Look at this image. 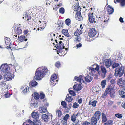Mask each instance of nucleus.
Instances as JSON below:
<instances>
[{"instance_id": "f257e3e1", "label": "nucleus", "mask_w": 125, "mask_h": 125, "mask_svg": "<svg viewBox=\"0 0 125 125\" xmlns=\"http://www.w3.org/2000/svg\"><path fill=\"white\" fill-rule=\"evenodd\" d=\"M48 71L46 67H42L38 68L35 73L34 79L36 80H41L44 77V74L47 73Z\"/></svg>"}, {"instance_id": "f03ea898", "label": "nucleus", "mask_w": 125, "mask_h": 125, "mask_svg": "<svg viewBox=\"0 0 125 125\" xmlns=\"http://www.w3.org/2000/svg\"><path fill=\"white\" fill-rule=\"evenodd\" d=\"M100 115L101 113L100 111H98L96 112L91 119V123L92 125H96L97 121L99 120Z\"/></svg>"}, {"instance_id": "7ed1b4c3", "label": "nucleus", "mask_w": 125, "mask_h": 125, "mask_svg": "<svg viewBox=\"0 0 125 125\" xmlns=\"http://www.w3.org/2000/svg\"><path fill=\"white\" fill-rule=\"evenodd\" d=\"M124 68L123 66H119L115 69V75L116 76L120 77L122 76L124 73Z\"/></svg>"}, {"instance_id": "20e7f679", "label": "nucleus", "mask_w": 125, "mask_h": 125, "mask_svg": "<svg viewBox=\"0 0 125 125\" xmlns=\"http://www.w3.org/2000/svg\"><path fill=\"white\" fill-rule=\"evenodd\" d=\"M10 68L7 64H3L0 67V72L1 74L2 72L5 73L10 72Z\"/></svg>"}, {"instance_id": "39448f33", "label": "nucleus", "mask_w": 125, "mask_h": 125, "mask_svg": "<svg viewBox=\"0 0 125 125\" xmlns=\"http://www.w3.org/2000/svg\"><path fill=\"white\" fill-rule=\"evenodd\" d=\"M13 78V75L10 72L5 73L4 76V79L6 81L11 80Z\"/></svg>"}, {"instance_id": "423d86ee", "label": "nucleus", "mask_w": 125, "mask_h": 125, "mask_svg": "<svg viewBox=\"0 0 125 125\" xmlns=\"http://www.w3.org/2000/svg\"><path fill=\"white\" fill-rule=\"evenodd\" d=\"M96 34L95 29L94 28H91L89 31L88 35L90 37H92L94 36Z\"/></svg>"}, {"instance_id": "0eeeda50", "label": "nucleus", "mask_w": 125, "mask_h": 125, "mask_svg": "<svg viewBox=\"0 0 125 125\" xmlns=\"http://www.w3.org/2000/svg\"><path fill=\"white\" fill-rule=\"evenodd\" d=\"M111 89L110 88H107L105 91L104 94H102L101 97L104 99L106 98L107 96V94L110 92Z\"/></svg>"}, {"instance_id": "6e6552de", "label": "nucleus", "mask_w": 125, "mask_h": 125, "mask_svg": "<svg viewBox=\"0 0 125 125\" xmlns=\"http://www.w3.org/2000/svg\"><path fill=\"white\" fill-rule=\"evenodd\" d=\"M94 65L96 66V67L95 68L92 67H89L90 71L92 73H94L96 71H98L99 70V66L98 65Z\"/></svg>"}, {"instance_id": "1a4fd4ad", "label": "nucleus", "mask_w": 125, "mask_h": 125, "mask_svg": "<svg viewBox=\"0 0 125 125\" xmlns=\"http://www.w3.org/2000/svg\"><path fill=\"white\" fill-rule=\"evenodd\" d=\"M93 13H90L88 15L89 18L88 20L91 23H93L94 22H95V20L93 16Z\"/></svg>"}, {"instance_id": "9d476101", "label": "nucleus", "mask_w": 125, "mask_h": 125, "mask_svg": "<svg viewBox=\"0 0 125 125\" xmlns=\"http://www.w3.org/2000/svg\"><path fill=\"white\" fill-rule=\"evenodd\" d=\"M81 11H79L76 13L75 18L77 20L79 21H81L83 20V18L81 15Z\"/></svg>"}, {"instance_id": "9b49d317", "label": "nucleus", "mask_w": 125, "mask_h": 125, "mask_svg": "<svg viewBox=\"0 0 125 125\" xmlns=\"http://www.w3.org/2000/svg\"><path fill=\"white\" fill-rule=\"evenodd\" d=\"M29 87L28 86H23L21 88V90L22 91V92L24 94H26L27 92L29 91Z\"/></svg>"}, {"instance_id": "f8f14e48", "label": "nucleus", "mask_w": 125, "mask_h": 125, "mask_svg": "<svg viewBox=\"0 0 125 125\" xmlns=\"http://www.w3.org/2000/svg\"><path fill=\"white\" fill-rule=\"evenodd\" d=\"M56 48L58 49H62L65 48L63 43L61 41H59V43L57 45Z\"/></svg>"}, {"instance_id": "ddd939ff", "label": "nucleus", "mask_w": 125, "mask_h": 125, "mask_svg": "<svg viewBox=\"0 0 125 125\" xmlns=\"http://www.w3.org/2000/svg\"><path fill=\"white\" fill-rule=\"evenodd\" d=\"M31 115L32 118L36 120L38 119L39 117V114L37 112H33L32 113Z\"/></svg>"}, {"instance_id": "4468645a", "label": "nucleus", "mask_w": 125, "mask_h": 125, "mask_svg": "<svg viewBox=\"0 0 125 125\" xmlns=\"http://www.w3.org/2000/svg\"><path fill=\"white\" fill-rule=\"evenodd\" d=\"M39 111L40 113H44L46 112L47 109L46 107H44L43 105H41L39 108Z\"/></svg>"}, {"instance_id": "2eb2a0df", "label": "nucleus", "mask_w": 125, "mask_h": 125, "mask_svg": "<svg viewBox=\"0 0 125 125\" xmlns=\"http://www.w3.org/2000/svg\"><path fill=\"white\" fill-rule=\"evenodd\" d=\"M73 87L74 90L77 91H80L82 88V87L80 84L75 85Z\"/></svg>"}, {"instance_id": "dca6fc26", "label": "nucleus", "mask_w": 125, "mask_h": 125, "mask_svg": "<svg viewBox=\"0 0 125 125\" xmlns=\"http://www.w3.org/2000/svg\"><path fill=\"white\" fill-rule=\"evenodd\" d=\"M112 64V62L111 60H110L107 59L106 61L104 62V64L105 66L107 68H109L111 66Z\"/></svg>"}, {"instance_id": "f3484780", "label": "nucleus", "mask_w": 125, "mask_h": 125, "mask_svg": "<svg viewBox=\"0 0 125 125\" xmlns=\"http://www.w3.org/2000/svg\"><path fill=\"white\" fill-rule=\"evenodd\" d=\"M42 119L45 122H47L48 120V116L46 114H43L41 116Z\"/></svg>"}, {"instance_id": "a211bd4d", "label": "nucleus", "mask_w": 125, "mask_h": 125, "mask_svg": "<svg viewBox=\"0 0 125 125\" xmlns=\"http://www.w3.org/2000/svg\"><path fill=\"white\" fill-rule=\"evenodd\" d=\"M82 76H83L82 75L80 76L79 77L75 76L74 77V80L79 82H81L82 81L84 82V81L83 79Z\"/></svg>"}, {"instance_id": "6ab92c4d", "label": "nucleus", "mask_w": 125, "mask_h": 125, "mask_svg": "<svg viewBox=\"0 0 125 125\" xmlns=\"http://www.w3.org/2000/svg\"><path fill=\"white\" fill-rule=\"evenodd\" d=\"M101 68L102 73L103 74L102 77H104L105 76V75L107 73L106 70L104 66H101Z\"/></svg>"}, {"instance_id": "aec40b11", "label": "nucleus", "mask_w": 125, "mask_h": 125, "mask_svg": "<svg viewBox=\"0 0 125 125\" xmlns=\"http://www.w3.org/2000/svg\"><path fill=\"white\" fill-rule=\"evenodd\" d=\"M38 83L35 81H32L30 83V86L31 87H35L38 84Z\"/></svg>"}, {"instance_id": "412c9836", "label": "nucleus", "mask_w": 125, "mask_h": 125, "mask_svg": "<svg viewBox=\"0 0 125 125\" xmlns=\"http://www.w3.org/2000/svg\"><path fill=\"white\" fill-rule=\"evenodd\" d=\"M86 81L89 82H91L93 79V78L90 76L87 75L85 77Z\"/></svg>"}, {"instance_id": "4be33fe9", "label": "nucleus", "mask_w": 125, "mask_h": 125, "mask_svg": "<svg viewBox=\"0 0 125 125\" xmlns=\"http://www.w3.org/2000/svg\"><path fill=\"white\" fill-rule=\"evenodd\" d=\"M73 99V97L69 96V94H67L66 97V99L67 102H70L72 101Z\"/></svg>"}, {"instance_id": "5701e85b", "label": "nucleus", "mask_w": 125, "mask_h": 125, "mask_svg": "<svg viewBox=\"0 0 125 125\" xmlns=\"http://www.w3.org/2000/svg\"><path fill=\"white\" fill-rule=\"evenodd\" d=\"M107 10L109 13L110 14H112L114 11V9L112 8L110 6H108Z\"/></svg>"}, {"instance_id": "b1692460", "label": "nucleus", "mask_w": 125, "mask_h": 125, "mask_svg": "<svg viewBox=\"0 0 125 125\" xmlns=\"http://www.w3.org/2000/svg\"><path fill=\"white\" fill-rule=\"evenodd\" d=\"M19 40L20 42H23L24 41H26L27 40V39H26L25 36H21L20 37L18 36Z\"/></svg>"}, {"instance_id": "393cba45", "label": "nucleus", "mask_w": 125, "mask_h": 125, "mask_svg": "<svg viewBox=\"0 0 125 125\" xmlns=\"http://www.w3.org/2000/svg\"><path fill=\"white\" fill-rule=\"evenodd\" d=\"M12 65L14 66L15 70L16 71L19 70L21 68L20 66L16 63L15 62Z\"/></svg>"}, {"instance_id": "a878e982", "label": "nucleus", "mask_w": 125, "mask_h": 125, "mask_svg": "<svg viewBox=\"0 0 125 125\" xmlns=\"http://www.w3.org/2000/svg\"><path fill=\"white\" fill-rule=\"evenodd\" d=\"M39 104L40 105H41V103L40 102L38 103H33V102L32 103H31L30 104V105L32 107H34L35 108H36L37 107L38 104Z\"/></svg>"}, {"instance_id": "bb28decb", "label": "nucleus", "mask_w": 125, "mask_h": 125, "mask_svg": "<svg viewBox=\"0 0 125 125\" xmlns=\"http://www.w3.org/2000/svg\"><path fill=\"white\" fill-rule=\"evenodd\" d=\"M102 121L104 123L107 120V118L105 115L104 113L102 114Z\"/></svg>"}, {"instance_id": "cd10ccee", "label": "nucleus", "mask_w": 125, "mask_h": 125, "mask_svg": "<svg viewBox=\"0 0 125 125\" xmlns=\"http://www.w3.org/2000/svg\"><path fill=\"white\" fill-rule=\"evenodd\" d=\"M62 33L65 36H66L67 37H68L69 33L68 32V31L67 29L64 30L63 29L62 31Z\"/></svg>"}, {"instance_id": "c85d7f7f", "label": "nucleus", "mask_w": 125, "mask_h": 125, "mask_svg": "<svg viewBox=\"0 0 125 125\" xmlns=\"http://www.w3.org/2000/svg\"><path fill=\"white\" fill-rule=\"evenodd\" d=\"M119 94L121 96V97L123 98L125 97V93L122 90H120L119 91Z\"/></svg>"}, {"instance_id": "c756f323", "label": "nucleus", "mask_w": 125, "mask_h": 125, "mask_svg": "<svg viewBox=\"0 0 125 125\" xmlns=\"http://www.w3.org/2000/svg\"><path fill=\"white\" fill-rule=\"evenodd\" d=\"M117 2H120L121 6L124 7L125 5V0H116Z\"/></svg>"}, {"instance_id": "7c9ffc66", "label": "nucleus", "mask_w": 125, "mask_h": 125, "mask_svg": "<svg viewBox=\"0 0 125 125\" xmlns=\"http://www.w3.org/2000/svg\"><path fill=\"white\" fill-rule=\"evenodd\" d=\"M96 102L97 101L95 100L93 101H90L89 102V105H91L93 106L94 107L96 105Z\"/></svg>"}, {"instance_id": "2f4dec72", "label": "nucleus", "mask_w": 125, "mask_h": 125, "mask_svg": "<svg viewBox=\"0 0 125 125\" xmlns=\"http://www.w3.org/2000/svg\"><path fill=\"white\" fill-rule=\"evenodd\" d=\"M77 114H73V115L71 116V120L72 121L74 122L76 120V116Z\"/></svg>"}, {"instance_id": "473e14b6", "label": "nucleus", "mask_w": 125, "mask_h": 125, "mask_svg": "<svg viewBox=\"0 0 125 125\" xmlns=\"http://www.w3.org/2000/svg\"><path fill=\"white\" fill-rule=\"evenodd\" d=\"M106 80H103L101 81V85L102 88H104L106 85Z\"/></svg>"}, {"instance_id": "72a5a7b5", "label": "nucleus", "mask_w": 125, "mask_h": 125, "mask_svg": "<svg viewBox=\"0 0 125 125\" xmlns=\"http://www.w3.org/2000/svg\"><path fill=\"white\" fill-rule=\"evenodd\" d=\"M21 30L20 27H18L15 31V33L18 34H20L21 33Z\"/></svg>"}, {"instance_id": "f704fd0d", "label": "nucleus", "mask_w": 125, "mask_h": 125, "mask_svg": "<svg viewBox=\"0 0 125 125\" xmlns=\"http://www.w3.org/2000/svg\"><path fill=\"white\" fill-rule=\"evenodd\" d=\"M57 78L56 74L55 73L52 76L51 78V80L52 81H54Z\"/></svg>"}, {"instance_id": "c9c22d12", "label": "nucleus", "mask_w": 125, "mask_h": 125, "mask_svg": "<svg viewBox=\"0 0 125 125\" xmlns=\"http://www.w3.org/2000/svg\"><path fill=\"white\" fill-rule=\"evenodd\" d=\"M10 39L9 38L6 37L5 39V41L6 44L8 45H9L10 43Z\"/></svg>"}, {"instance_id": "e433bc0d", "label": "nucleus", "mask_w": 125, "mask_h": 125, "mask_svg": "<svg viewBox=\"0 0 125 125\" xmlns=\"http://www.w3.org/2000/svg\"><path fill=\"white\" fill-rule=\"evenodd\" d=\"M33 96L34 99L36 100H38L39 98V94L37 93H35Z\"/></svg>"}, {"instance_id": "4c0bfd02", "label": "nucleus", "mask_w": 125, "mask_h": 125, "mask_svg": "<svg viewBox=\"0 0 125 125\" xmlns=\"http://www.w3.org/2000/svg\"><path fill=\"white\" fill-rule=\"evenodd\" d=\"M113 122L112 120L108 121L106 123H105L104 125H112Z\"/></svg>"}, {"instance_id": "58836bf2", "label": "nucleus", "mask_w": 125, "mask_h": 125, "mask_svg": "<svg viewBox=\"0 0 125 125\" xmlns=\"http://www.w3.org/2000/svg\"><path fill=\"white\" fill-rule=\"evenodd\" d=\"M65 23L68 25H69L71 23L70 20L69 19H67L65 21Z\"/></svg>"}, {"instance_id": "ea45409f", "label": "nucleus", "mask_w": 125, "mask_h": 125, "mask_svg": "<svg viewBox=\"0 0 125 125\" xmlns=\"http://www.w3.org/2000/svg\"><path fill=\"white\" fill-rule=\"evenodd\" d=\"M56 114L57 115H58V117H60L61 116L62 113L60 110H57Z\"/></svg>"}, {"instance_id": "a19ab883", "label": "nucleus", "mask_w": 125, "mask_h": 125, "mask_svg": "<svg viewBox=\"0 0 125 125\" xmlns=\"http://www.w3.org/2000/svg\"><path fill=\"white\" fill-rule=\"evenodd\" d=\"M117 83L118 84H122L123 85L124 84V82L122 80V79L120 78L119 79Z\"/></svg>"}, {"instance_id": "79ce46f5", "label": "nucleus", "mask_w": 125, "mask_h": 125, "mask_svg": "<svg viewBox=\"0 0 125 125\" xmlns=\"http://www.w3.org/2000/svg\"><path fill=\"white\" fill-rule=\"evenodd\" d=\"M115 116L119 118H121L123 117L122 115L121 114L117 113L115 114Z\"/></svg>"}, {"instance_id": "37998d69", "label": "nucleus", "mask_w": 125, "mask_h": 125, "mask_svg": "<svg viewBox=\"0 0 125 125\" xmlns=\"http://www.w3.org/2000/svg\"><path fill=\"white\" fill-rule=\"evenodd\" d=\"M55 66L57 68H59L60 67L61 63L59 62L58 61L56 62L55 64Z\"/></svg>"}, {"instance_id": "c03bdc74", "label": "nucleus", "mask_w": 125, "mask_h": 125, "mask_svg": "<svg viewBox=\"0 0 125 125\" xmlns=\"http://www.w3.org/2000/svg\"><path fill=\"white\" fill-rule=\"evenodd\" d=\"M119 64L117 63H114L113 64L112 67L113 68H115L119 66Z\"/></svg>"}, {"instance_id": "a18cd8bd", "label": "nucleus", "mask_w": 125, "mask_h": 125, "mask_svg": "<svg viewBox=\"0 0 125 125\" xmlns=\"http://www.w3.org/2000/svg\"><path fill=\"white\" fill-rule=\"evenodd\" d=\"M58 81V80H56L55 81H53L51 80L50 81L51 85H52L54 86L56 84V83Z\"/></svg>"}, {"instance_id": "49530a36", "label": "nucleus", "mask_w": 125, "mask_h": 125, "mask_svg": "<svg viewBox=\"0 0 125 125\" xmlns=\"http://www.w3.org/2000/svg\"><path fill=\"white\" fill-rule=\"evenodd\" d=\"M45 97V94L43 93H41L40 94V98L41 99H44Z\"/></svg>"}, {"instance_id": "de8ad7c7", "label": "nucleus", "mask_w": 125, "mask_h": 125, "mask_svg": "<svg viewBox=\"0 0 125 125\" xmlns=\"http://www.w3.org/2000/svg\"><path fill=\"white\" fill-rule=\"evenodd\" d=\"M79 104L76 103H73V108H77L79 106Z\"/></svg>"}, {"instance_id": "09e8293b", "label": "nucleus", "mask_w": 125, "mask_h": 125, "mask_svg": "<svg viewBox=\"0 0 125 125\" xmlns=\"http://www.w3.org/2000/svg\"><path fill=\"white\" fill-rule=\"evenodd\" d=\"M61 122L63 125H66L67 124V121L64 120L63 119L62 120V119H61Z\"/></svg>"}, {"instance_id": "8fccbe9b", "label": "nucleus", "mask_w": 125, "mask_h": 125, "mask_svg": "<svg viewBox=\"0 0 125 125\" xmlns=\"http://www.w3.org/2000/svg\"><path fill=\"white\" fill-rule=\"evenodd\" d=\"M64 9L63 8H61L59 9V12L62 14H63L64 12Z\"/></svg>"}, {"instance_id": "3c124183", "label": "nucleus", "mask_w": 125, "mask_h": 125, "mask_svg": "<svg viewBox=\"0 0 125 125\" xmlns=\"http://www.w3.org/2000/svg\"><path fill=\"white\" fill-rule=\"evenodd\" d=\"M69 117V115L67 114L65 115L63 119L67 121V120L68 119Z\"/></svg>"}, {"instance_id": "603ef678", "label": "nucleus", "mask_w": 125, "mask_h": 125, "mask_svg": "<svg viewBox=\"0 0 125 125\" xmlns=\"http://www.w3.org/2000/svg\"><path fill=\"white\" fill-rule=\"evenodd\" d=\"M61 104L64 108H66V104L65 102L64 101L62 102L61 103Z\"/></svg>"}, {"instance_id": "864d4df0", "label": "nucleus", "mask_w": 125, "mask_h": 125, "mask_svg": "<svg viewBox=\"0 0 125 125\" xmlns=\"http://www.w3.org/2000/svg\"><path fill=\"white\" fill-rule=\"evenodd\" d=\"M69 93L72 95L74 96L76 95L75 93L73 91L70 90L69 91Z\"/></svg>"}, {"instance_id": "5fc2aeb1", "label": "nucleus", "mask_w": 125, "mask_h": 125, "mask_svg": "<svg viewBox=\"0 0 125 125\" xmlns=\"http://www.w3.org/2000/svg\"><path fill=\"white\" fill-rule=\"evenodd\" d=\"M28 122L31 124L30 125H36L34 123L29 119L28 120Z\"/></svg>"}, {"instance_id": "6e6d98bb", "label": "nucleus", "mask_w": 125, "mask_h": 125, "mask_svg": "<svg viewBox=\"0 0 125 125\" xmlns=\"http://www.w3.org/2000/svg\"><path fill=\"white\" fill-rule=\"evenodd\" d=\"M110 95L111 97H114L115 96V93L114 92H110Z\"/></svg>"}, {"instance_id": "4d7b16f0", "label": "nucleus", "mask_w": 125, "mask_h": 125, "mask_svg": "<svg viewBox=\"0 0 125 125\" xmlns=\"http://www.w3.org/2000/svg\"><path fill=\"white\" fill-rule=\"evenodd\" d=\"M81 40V38L79 36L77 37L75 39V41H79Z\"/></svg>"}, {"instance_id": "13d9d810", "label": "nucleus", "mask_w": 125, "mask_h": 125, "mask_svg": "<svg viewBox=\"0 0 125 125\" xmlns=\"http://www.w3.org/2000/svg\"><path fill=\"white\" fill-rule=\"evenodd\" d=\"M82 125H91L90 123L86 121L83 123Z\"/></svg>"}, {"instance_id": "bf43d9fd", "label": "nucleus", "mask_w": 125, "mask_h": 125, "mask_svg": "<svg viewBox=\"0 0 125 125\" xmlns=\"http://www.w3.org/2000/svg\"><path fill=\"white\" fill-rule=\"evenodd\" d=\"M35 124L36 125H41V124L40 121L37 120Z\"/></svg>"}, {"instance_id": "052dcab7", "label": "nucleus", "mask_w": 125, "mask_h": 125, "mask_svg": "<svg viewBox=\"0 0 125 125\" xmlns=\"http://www.w3.org/2000/svg\"><path fill=\"white\" fill-rule=\"evenodd\" d=\"M6 84V83L4 82H1L0 83V85L1 87H4L5 85Z\"/></svg>"}, {"instance_id": "680f3d73", "label": "nucleus", "mask_w": 125, "mask_h": 125, "mask_svg": "<svg viewBox=\"0 0 125 125\" xmlns=\"http://www.w3.org/2000/svg\"><path fill=\"white\" fill-rule=\"evenodd\" d=\"M27 18L28 19L27 20V21H28L29 20H31V17L30 15L27 16V17H26H26H25V19Z\"/></svg>"}, {"instance_id": "e2e57ef3", "label": "nucleus", "mask_w": 125, "mask_h": 125, "mask_svg": "<svg viewBox=\"0 0 125 125\" xmlns=\"http://www.w3.org/2000/svg\"><path fill=\"white\" fill-rule=\"evenodd\" d=\"M4 95L5 97L6 98H9L10 97V94L8 93Z\"/></svg>"}, {"instance_id": "0e129e2a", "label": "nucleus", "mask_w": 125, "mask_h": 125, "mask_svg": "<svg viewBox=\"0 0 125 125\" xmlns=\"http://www.w3.org/2000/svg\"><path fill=\"white\" fill-rule=\"evenodd\" d=\"M78 31H76V32H75L74 33V34L75 36H78L79 34H79V33L78 32Z\"/></svg>"}, {"instance_id": "69168bd1", "label": "nucleus", "mask_w": 125, "mask_h": 125, "mask_svg": "<svg viewBox=\"0 0 125 125\" xmlns=\"http://www.w3.org/2000/svg\"><path fill=\"white\" fill-rule=\"evenodd\" d=\"M82 46V44L81 43H79L78 44L76 45V46L77 48L81 47Z\"/></svg>"}, {"instance_id": "338daca9", "label": "nucleus", "mask_w": 125, "mask_h": 125, "mask_svg": "<svg viewBox=\"0 0 125 125\" xmlns=\"http://www.w3.org/2000/svg\"><path fill=\"white\" fill-rule=\"evenodd\" d=\"M82 98H80L79 99H78V102L79 104H81L82 103Z\"/></svg>"}, {"instance_id": "774afa93", "label": "nucleus", "mask_w": 125, "mask_h": 125, "mask_svg": "<svg viewBox=\"0 0 125 125\" xmlns=\"http://www.w3.org/2000/svg\"><path fill=\"white\" fill-rule=\"evenodd\" d=\"M120 21L122 22L123 23L124 22V21L123 20V19L121 17H120L119 19Z\"/></svg>"}]
</instances>
